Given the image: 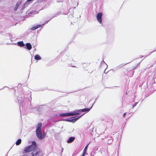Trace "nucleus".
I'll list each match as a JSON object with an SVG mask.
<instances>
[{
	"label": "nucleus",
	"instance_id": "f257e3e1",
	"mask_svg": "<svg viewBox=\"0 0 156 156\" xmlns=\"http://www.w3.org/2000/svg\"><path fill=\"white\" fill-rule=\"evenodd\" d=\"M42 126L41 123L38 124L36 129V133L37 137L39 139H43L44 138L45 134L44 133H41V128Z\"/></svg>",
	"mask_w": 156,
	"mask_h": 156
},
{
	"label": "nucleus",
	"instance_id": "f03ea898",
	"mask_svg": "<svg viewBox=\"0 0 156 156\" xmlns=\"http://www.w3.org/2000/svg\"><path fill=\"white\" fill-rule=\"evenodd\" d=\"M36 146V143L35 141L32 142V144L30 146L27 147L23 151V153H27L32 151Z\"/></svg>",
	"mask_w": 156,
	"mask_h": 156
},
{
	"label": "nucleus",
	"instance_id": "7ed1b4c3",
	"mask_svg": "<svg viewBox=\"0 0 156 156\" xmlns=\"http://www.w3.org/2000/svg\"><path fill=\"white\" fill-rule=\"evenodd\" d=\"M78 114H79V113L78 112H74L66 113L61 114L60 115V116H66L75 115Z\"/></svg>",
	"mask_w": 156,
	"mask_h": 156
},
{
	"label": "nucleus",
	"instance_id": "20e7f679",
	"mask_svg": "<svg viewBox=\"0 0 156 156\" xmlns=\"http://www.w3.org/2000/svg\"><path fill=\"white\" fill-rule=\"evenodd\" d=\"M32 154L33 156H43V155L42 152L40 150L34 151Z\"/></svg>",
	"mask_w": 156,
	"mask_h": 156
},
{
	"label": "nucleus",
	"instance_id": "39448f33",
	"mask_svg": "<svg viewBox=\"0 0 156 156\" xmlns=\"http://www.w3.org/2000/svg\"><path fill=\"white\" fill-rule=\"evenodd\" d=\"M102 13L101 12L98 13L96 16L98 22L101 24H102Z\"/></svg>",
	"mask_w": 156,
	"mask_h": 156
},
{
	"label": "nucleus",
	"instance_id": "423d86ee",
	"mask_svg": "<svg viewBox=\"0 0 156 156\" xmlns=\"http://www.w3.org/2000/svg\"><path fill=\"white\" fill-rule=\"evenodd\" d=\"M48 22V21L45 22L42 25H37L36 26H35L34 27H32L31 28V30H35L36 29L40 27H43L44 25V24H46Z\"/></svg>",
	"mask_w": 156,
	"mask_h": 156
},
{
	"label": "nucleus",
	"instance_id": "0eeeda50",
	"mask_svg": "<svg viewBox=\"0 0 156 156\" xmlns=\"http://www.w3.org/2000/svg\"><path fill=\"white\" fill-rule=\"evenodd\" d=\"M82 116V115L81 116H79V117H78V116L75 117L74 118L72 119L68 120H67V121L69 122H72L74 123V122H75L78 119Z\"/></svg>",
	"mask_w": 156,
	"mask_h": 156
},
{
	"label": "nucleus",
	"instance_id": "6e6552de",
	"mask_svg": "<svg viewBox=\"0 0 156 156\" xmlns=\"http://www.w3.org/2000/svg\"><path fill=\"white\" fill-rule=\"evenodd\" d=\"M74 137H71L67 140V142L68 143H70L72 142L74 140Z\"/></svg>",
	"mask_w": 156,
	"mask_h": 156
},
{
	"label": "nucleus",
	"instance_id": "1a4fd4ad",
	"mask_svg": "<svg viewBox=\"0 0 156 156\" xmlns=\"http://www.w3.org/2000/svg\"><path fill=\"white\" fill-rule=\"evenodd\" d=\"M90 108H87L83 109H82L79 110L78 111H81L82 112H88L90 110Z\"/></svg>",
	"mask_w": 156,
	"mask_h": 156
},
{
	"label": "nucleus",
	"instance_id": "9d476101",
	"mask_svg": "<svg viewBox=\"0 0 156 156\" xmlns=\"http://www.w3.org/2000/svg\"><path fill=\"white\" fill-rule=\"evenodd\" d=\"M26 46H27V48L28 50H30L31 49V48H32V46L30 43H27L26 44Z\"/></svg>",
	"mask_w": 156,
	"mask_h": 156
},
{
	"label": "nucleus",
	"instance_id": "9b49d317",
	"mask_svg": "<svg viewBox=\"0 0 156 156\" xmlns=\"http://www.w3.org/2000/svg\"><path fill=\"white\" fill-rule=\"evenodd\" d=\"M18 45L20 47H23L24 45V44L23 41L19 42L17 43Z\"/></svg>",
	"mask_w": 156,
	"mask_h": 156
},
{
	"label": "nucleus",
	"instance_id": "f8f14e48",
	"mask_svg": "<svg viewBox=\"0 0 156 156\" xmlns=\"http://www.w3.org/2000/svg\"><path fill=\"white\" fill-rule=\"evenodd\" d=\"M34 58L37 60H40L41 59V57L38 55H37L34 56Z\"/></svg>",
	"mask_w": 156,
	"mask_h": 156
},
{
	"label": "nucleus",
	"instance_id": "ddd939ff",
	"mask_svg": "<svg viewBox=\"0 0 156 156\" xmlns=\"http://www.w3.org/2000/svg\"><path fill=\"white\" fill-rule=\"evenodd\" d=\"M21 142V140L20 139H19L16 142V145H20Z\"/></svg>",
	"mask_w": 156,
	"mask_h": 156
},
{
	"label": "nucleus",
	"instance_id": "4468645a",
	"mask_svg": "<svg viewBox=\"0 0 156 156\" xmlns=\"http://www.w3.org/2000/svg\"><path fill=\"white\" fill-rule=\"evenodd\" d=\"M18 6H19L18 4L16 3V5L15 8H14V9L15 10H16L17 9V8L18 7Z\"/></svg>",
	"mask_w": 156,
	"mask_h": 156
},
{
	"label": "nucleus",
	"instance_id": "2eb2a0df",
	"mask_svg": "<svg viewBox=\"0 0 156 156\" xmlns=\"http://www.w3.org/2000/svg\"><path fill=\"white\" fill-rule=\"evenodd\" d=\"M89 144H88L85 147V148L84 149L83 151L87 152V147L88 145Z\"/></svg>",
	"mask_w": 156,
	"mask_h": 156
},
{
	"label": "nucleus",
	"instance_id": "dca6fc26",
	"mask_svg": "<svg viewBox=\"0 0 156 156\" xmlns=\"http://www.w3.org/2000/svg\"><path fill=\"white\" fill-rule=\"evenodd\" d=\"M86 153L87 152L83 151V154H82L83 156H84L86 154Z\"/></svg>",
	"mask_w": 156,
	"mask_h": 156
},
{
	"label": "nucleus",
	"instance_id": "f3484780",
	"mask_svg": "<svg viewBox=\"0 0 156 156\" xmlns=\"http://www.w3.org/2000/svg\"><path fill=\"white\" fill-rule=\"evenodd\" d=\"M126 114V113H125L123 115V116L124 117L125 116Z\"/></svg>",
	"mask_w": 156,
	"mask_h": 156
},
{
	"label": "nucleus",
	"instance_id": "a211bd4d",
	"mask_svg": "<svg viewBox=\"0 0 156 156\" xmlns=\"http://www.w3.org/2000/svg\"><path fill=\"white\" fill-rule=\"evenodd\" d=\"M32 0H28V1L29 2H30V1H31Z\"/></svg>",
	"mask_w": 156,
	"mask_h": 156
},
{
	"label": "nucleus",
	"instance_id": "6ab92c4d",
	"mask_svg": "<svg viewBox=\"0 0 156 156\" xmlns=\"http://www.w3.org/2000/svg\"><path fill=\"white\" fill-rule=\"evenodd\" d=\"M136 105V104H135V105L134 106H135Z\"/></svg>",
	"mask_w": 156,
	"mask_h": 156
},
{
	"label": "nucleus",
	"instance_id": "aec40b11",
	"mask_svg": "<svg viewBox=\"0 0 156 156\" xmlns=\"http://www.w3.org/2000/svg\"><path fill=\"white\" fill-rule=\"evenodd\" d=\"M25 156V155H22V156Z\"/></svg>",
	"mask_w": 156,
	"mask_h": 156
}]
</instances>
